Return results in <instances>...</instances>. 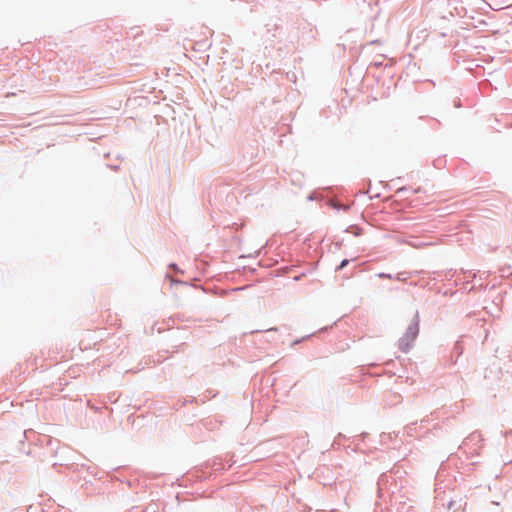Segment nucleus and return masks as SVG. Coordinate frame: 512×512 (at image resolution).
I'll use <instances>...</instances> for the list:
<instances>
[{
    "label": "nucleus",
    "instance_id": "f257e3e1",
    "mask_svg": "<svg viewBox=\"0 0 512 512\" xmlns=\"http://www.w3.org/2000/svg\"><path fill=\"white\" fill-rule=\"evenodd\" d=\"M348 264V260L344 259L341 264L339 265V269H343Z\"/></svg>",
    "mask_w": 512,
    "mask_h": 512
}]
</instances>
